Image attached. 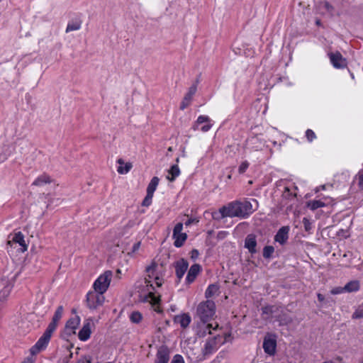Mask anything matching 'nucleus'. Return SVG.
<instances>
[{"instance_id": "f257e3e1", "label": "nucleus", "mask_w": 363, "mask_h": 363, "mask_svg": "<svg viewBox=\"0 0 363 363\" xmlns=\"http://www.w3.org/2000/svg\"><path fill=\"white\" fill-rule=\"evenodd\" d=\"M135 289L139 294V298L141 301L149 302L154 307V311L157 313L162 312L158 306L160 301V296L155 294V286L152 283V280L145 277L136 282Z\"/></svg>"}, {"instance_id": "f03ea898", "label": "nucleus", "mask_w": 363, "mask_h": 363, "mask_svg": "<svg viewBox=\"0 0 363 363\" xmlns=\"http://www.w3.org/2000/svg\"><path fill=\"white\" fill-rule=\"evenodd\" d=\"M145 277L152 280L156 287H160L163 283L162 266L155 262H152L145 269Z\"/></svg>"}, {"instance_id": "7ed1b4c3", "label": "nucleus", "mask_w": 363, "mask_h": 363, "mask_svg": "<svg viewBox=\"0 0 363 363\" xmlns=\"http://www.w3.org/2000/svg\"><path fill=\"white\" fill-rule=\"evenodd\" d=\"M239 218H247L258 208V202L256 199L236 201Z\"/></svg>"}, {"instance_id": "20e7f679", "label": "nucleus", "mask_w": 363, "mask_h": 363, "mask_svg": "<svg viewBox=\"0 0 363 363\" xmlns=\"http://www.w3.org/2000/svg\"><path fill=\"white\" fill-rule=\"evenodd\" d=\"M216 306L213 301L208 300L199 304L196 314L201 321L210 320L215 314Z\"/></svg>"}, {"instance_id": "39448f33", "label": "nucleus", "mask_w": 363, "mask_h": 363, "mask_svg": "<svg viewBox=\"0 0 363 363\" xmlns=\"http://www.w3.org/2000/svg\"><path fill=\"white\" fill-rule=\"evenodd\" d=\"M212 216L215 220H220L225 217L239 218L236 201L230 202L227 205L222 206L218 211L213 212Z\"/></svg>"}, {"instance_id": "423d86ee", "label": "nucleus", "mask_w": 363, "mask_h": 363, "mask_svg": "<svg viewBox=\"0 0 363 363\" xmlns=\"http://www.w3.org/2000/svg\"><path fill=\"white\" fill-rule=\"evenodd\" d=\"M112 277V272L111 271H106L104 274H101L94 282L93 287L94 291L104 294L111 283Z\"/></svg>"}, {"instance_id": "0eeeda50", "label": "nucleus", "mask_w": 363, "mask_h": 363, "mask_svg": "<svg viewBox=\"0 0 363 363\" xmlns=\"http://www.w3.org/2000/svg\"><path fill=\"white\" fill-rule=\"evenodd\" d=\"M51 328H47L43 335L39 338L37 342L30 349V353L32 355H36L40 351L45 350L48 346L50 337L53 333Z\"/></svg>"}, {"instance_id": "6e6552de", "label": "nucleus", "mask_w": 363, "mask_h": 363, "mask_svg": "<svg viewBox=\"0 0 363 363\" xmlns=\"http://www.w3.org/2000/svg\"><path fill=\"white\" fill-rule=\"evenodd\" d=\"M105 301V297L103 294L96 291H89L86 294L87 306L90 309H96L98 307L103 305Z\"/></svg>"}, {"instance_id": "1a4fd4ad", "label": "nucleus", "mask_w": 363, "mask_h": 363, "mask_svg": "<svg viewBox=\"0 0 363 363\" xmlns=\"http://www.w3.org/2000/svg\"><path fill=\"white\" fill-rule=\"evenodd\" d=\"M218 327L217 323H209L208 321H200L197 323L195 331L199 337H205L207 334H212V330H215Z\"/></svg>"}, {"instance_id": "9d476101", "label": "nucleus", "mask_w": 363, "mask_h": 363, "mask_svg": "<svg viewBox=\"0 0 363 363\" xmlns=\"http://www.w3.org/2000/svg\"><path fill=\"white\" fill-rule=\"evenodd\" d=\"M225 338L222 335H217L212 338L208 339L204 346V353L211 354L215 352L220 345L224 344Z\"/></svg>"}, {"instance_id": "9b49d317", "label": "nucleus", "mask_w": 363, "mask_h": 363, "mask_svg": "<svg viewBox=\"0 0 363 363\" xmlns=\"http://www.w3.org/2000/svg\"><path fill=\"white\" fill-rule=\"evenodd\" d=\"M183 224L178 223L174 228L172 238L174 240V245L177 247H182L186 240L187 239V235L185 233H182Z\"/></svg>"}, {"instance_id": "f8f14e48", "label": "nucleus", "mask_w": 363, "mask_h": 363, "mask_svg": "<svg viewBox=\"0 0 363 363\" xmlns=\"http://www.w3.org/2000/svg\"><path fill=\"white\" fill-rule=\"evenodd\" d=\"M262 347L266 354L269 356L274 355L277 348L276 337L271 334H267L264 338Z\"/></svg>"}, {"instance_id": "ddd939ff", "label": "nucleus", "mask_w": 363, "mask_h": 363, "mask_svg": "<svg viewBox=\"0 0 363 363\" xmlns=\"http://www.w3.org/2000/svg\"><path fill=\"white\" fill-rule=\"evenodd\" d=\"M328 57L333 66L335 69H344L347 67V60L340 52H329Z\"/></svg>"}, {"instance_id": "4468645a", "label": "nucleus", "mask_w": 363, "mask_h": 363, "mask_svg": "<svg viewBox=\"0 0 363 363\" xmlns=\"http://www.w3.org/2000/svg\"><path fill=\"white\" fill-rule=\"evenodd\" d=\"M290 227L288 225L282 226L279 229L274 236V241L279 242L281 245H285L289 240Z\"/></svg>"}, {"instance_id": "2eb2a0df", "label": "nucleus", "mask_w": 363, "mask_h": 363, "mask_svg": "<svg viewBox=\"0 0 363 363\" xmlns=\"http://www.w3.org/2000/svg\"><path fill=\"white\" fill-rule=\"evenodd\" d=\"M12 285L7 279H0V302L4 301L9 295Z\"/></svg>"}, {"instance_id": "dca6fc26", "label": "nucleus", "mask_w": 363, "mask_h": 363, "mask_svg": "<svg viewBox=\"0 0 363 363\" xmlns=\"http://www.w3.org/2000/svg\"><path fill=\"white\" fill-rule=\"evenodd\" d=\"M188 267H189V263L184 259H181L176 262V264H175L176 275H177V277L178 278L179 281H180L182 279V278L184 277Z\"/></svg>"}, {"instance_id": "f3484780", "label": "nucleus", "mask_w": 363, "mask_h": 363, "mask_svg": "<svg viewBox=\"0 0 363 363\" xmlns=\"http://www.w3.org/2000/svg\"><path fill=\"white\" fill-rule=\"evenodd\" d=\"M196 85H192L191 87H189L188 92L185 94L181 103L180 108L182 110H184L186 107H188L190 105L192 98L194 95L196 94Z\"/></svg>"}, {"instance_id": "a211bd4d", "label": "nucleus", "mask_w": 363, "mask_h": 363, "mask_svg": "<svg viewBox=\"0 0 363 363\" xmlns=\"http://www.w3.org/2000/svg\"><path fill=\"white\" fill-rule=\"evenodd\" d=\"M11 242L19 244V245L21 247V251L22 252H24L28 250V245L26 244L24 235L20 231L15 233L12 237V239L8 241L9 245H10Z\"/></svg>"}, {"instance_id": "6ab92c4d", "label": "nucleus", "mask_w": 363, "mask_h": 363, "mask_svg": "<svg viewBox=\"0 0 363 363\" xmlns=\"http://www.w3.org/2000/svg\"><path fill=\"white\" fill-rule=\"evenodd\" d=\"M169 360V352L165 347H161L157 350L155 363H168Z\"/></svg>"}, {"instance_id": "aec40b11", "label": "nucleus", "mask_w": 363, "mask_h": 363, "mask_svg": "<svg viewBox=\"0 0 363 363\" xmlns=\"http://www.w3.org/2000/svg\"><path fill=\"white\" fill-rule=\"evenodd\" d=\"M257 240L254 234H249L245 240V247L248 250L251 254L257 252Z\"/></svg>"}, {"instance_id": "412c9836", "label": "nucleus", "mask_w": 363, "mask_h": 363, "mask_svg": "<svg viewBox=\"0 0 363 363\" xmlns=\"http://www.w3.org/2000/svg\"><path fill=\"white\" fill-rule=\"evenodd\" d=\"M64 308L62 306H59L56 309L55 314L52 317V321L48 325V328H51L52 330L55 331L57 328V323L61 319L63 314Z\"/></svg>"}, {"instance_id": "4be33fe9", "label": "nucleus", "mask_w": 363, "mask_h": 363, "mask_svg": "<svg viewBox=\"0 0 363 363\" xmlns=\"http://www.w3.org/2000/svg\"><path fill=\"white\" fill-rule=\"evenodd\" d=\"M200 270H201V266L199 264H194L191 265V267H190V269L187 273V276L186 277V282L187 284L192 283L195 280L196 277L198 276Z\"/></svg>"}, {"instance_id": "5701e85b", "label": "nucleus", "mask_w": 363, "mask_h": 363, "mask_svg": "<svg viewBox=\"0 0 363 363\" xmlns=\"http://www.w3.org/2000/svg\"><path fill=\"white\" fill-rule=\"evenodd\" d=\"M174 321L179 324L182 328H186L190 324L191 318L188 313H182L175 315Z\"/></svg>"}, {"instance_id": "b1692460", "label": "nucleus", "mask_w": 363, "mask_h": 363, "mask_svg": "<svg viewBox=\"0 0 363 363\" xmlns=\"http://www.w3.org/2000/svg\"><path fill=\"white\" fill-rule=\"evenodd\" d=\"M91 323L87 322L84 324L82 328L79 330L78 337L82 341L87 340L91 335Z\"/></svg>"}, {"instance_id": "393cba45", "label": "nucleus", "mask_w": 363, "mask_h": 363, "mask_svg": "<svg viewBox=\"0 0 363 363\" xmlns=\"http://www.w3.org/2000/svg\"><path fill=\"white\" fill-rule=\"evenodd\" d=\"M52 182L50 177L46 174H43L38 176L32 183V186H41L46 184Z\"/></svg>"}, {"instance_id": "a878e982", "label": "nucleus", "mask_w": 363, "mask_h": 363, "mask_svg": "<svg viewBox=\"0 0 363 363\" xmlns=\"http://www.w3.org/2000/svg\"><path fill=\"white\" fill-rule=\"evenodd\" d=\"M117 162L119 164L117 171L121 174H127L133 167L130 162L125 163L122 159H118Z\"/></svg>"}, {"instance_id": "bb28decb", "label": "nucleus", "mask_w": 363, "mask_h": 363, "mask_svg": "<svg viewBox=\"0 0 363 363\" xmlns=\"http://www.w3.org/2000/svg\"><path fill=\"white\" fill-rule=\"evenodd\" d=\"M79 323L80 320L79 317L69 319L66 323V330L69 331V333H74Z\"/></svg>"}, {"instance_id": "cd10ccee", "label": "nucleus", "mask_w": 363, "mask_h": 363, "mask_svg": "<svg viewBox=\"0 0 363 363\" xmlns=\"http://www.w3.org/2000/svg\"><path fill=\"white\" fill-rule=\"evenodd\" d=\"M168 174L169 175L167 177V179L170 182L174 181L176 178L180 174V169L179 166L177 164L172 165L168 171Z\"/></svg>"}, {"instance_id": "c85d7f7f", "label": "nucleus", "mask_w": 363, "mask_h": 363, "mask_svg": "<svg viewBox=\"0 0 363 363\" xmlns=\"http://www.w3.org/2000/svg\"><path fill=\"white\" fill-rule=\"evenodd\" d=\"M345 292H355L359 289V282L358 281H351L348 282L345 286Z\"/></svg>"}, {"instance_id": "c756f323", "label": "nucleus", "mask_w": 363, "mask_h": 363, "mask_svg": "<svg viewBox=\"0 0 363 363\" xmlns=\"http://www.w3.org/2000/svg\"><path fill=\"white\" fill-rule=\"evenodd\" d=\"M159 182L160 179L157 177H152L147 187V193L153 195L158 186Z\"/></svg>"}, {"instance_id": "7c9ffc66", "label": "nucleus", "mask_w": 363, "mask_h": 363, "mask_svg": "<svg viewBox=\"0 0 363 363\" xmlns=\"http://www.w3.org/2000/svg\"><path fill=\"white\" fill-rule=\"evenodd\" d=\"M218 289L219 287L217 284L209 285L205 292L206 297L208 298L213 296L218 292Z\"/></svg>"}, {"instance_id": "2f4dec72", "label": "nucleus", "mask_w": 363, "mask_h": 363, "mask_svg": "<svg viewBox=\"0 0 363 363\" xmlns=\"http://www.w3.org/2000/svg\"><path fill=\"white\" fill-rule=\"evenodd\" d=\"M211 122V119L209 118L208 116H203V115H201V116H199L196 120V121L195 122L194 125H193V129L194 130H198V126L199 125L201 124V123H210Z\"/></svg>"}, {"instance_id": "473e14b6", "label": "nucleus", "mask_w": 363, "mask_h": 363, "mask_svg": "<svg viewBox=\"0 0 363 363\" xmlns=\"http://www.w3.org/2000/svg\"><path fill=\"white\" fill-rule=\"evenodd\" d=\"M325 204L324 202L320 201V200H313L311 201L308 203V207L312 210L315 211L319 208L325 206Z\"/></svg>"}, {"instance_id": "72a5a7b5", "label": "nucleus", "mask_w": 363, "mask_h": 363, "mask_svg": "<svg viewBox=\"0 0 363 363\" xmlns=\"http://www.w3.org/2000/svg\"><path fill=\"white\" fill-rule=\"evenodd\" d=\"M81 28V23L79 21H72L68 23L66 28V33L74 30H78Z\"/></svg>"}, {"instance_id": "f704fd0d", "label": "nucleus", "mask_w": 363, "mask_h": 363, "mask_svg": "<svg viewBox=\"0 0 363 363\" xmlns=\"http://www.w3.org/2000/svg\"><path fill=\"white\" fill-rule=\"evenodd\" d=\"M262 315L264 319H268L271 315L274 312V306H267L263 307L262 309Z\"/></svg>"}, {"instance_id": "c9c22d12", "label": "nucleus", "mask_w": 363, "mask_h": 363, "mask_svg": "<svg viewBox=\"0 0 363 363\" xmlns=\"http://www.w3.org/2000/svg\"><path fill=\"white\" fill-rule=\"evenodd\" d=\"M274 252V247L271 245L265 246L263 248V257L265 259H270Z\"/></svg>"}, {"instance_id": "e433bc0d", "label": "nucleus", "mask_w": 363, "mask_h": 363, "mask_svg": "<svg viewBox=\"0 0 363 363\" xmlns=\"http://www.w3.org/2000/svg\"><path fill=\"white\" fill-rule=\"evenodd\" d=\"M130 319L133 323H139L143 319V315L138 311H133L130 315Z\"/></svg>"}, {"instance_id": "4c0bfd02", "label": "nucleus", "mask_w": 363, "mask_h": 363, "mask_svg": "<svg viewBox=\"0 0 363 363\" xmlns=\"http://www.w3.org/2000/svg\"><path fill=\"white\" fill-rule=\"evenodd\" d=\"M306 137L307 140L311 143L316 138V135L311 129H307L306 131Z\"/></svg>"}, {"instance_id": "58836bf2", "label": "nucleus", "mask_w": 363, "mask_h": 363, "mask_svg": "<svg viewBox=\"0 0 363 363\" xmlns=\"http://www.w3.org/2000/svg\"><path fill=\"white\" fill-rule=\"evenodd\" d=\"M153 195L147 194L146 196L145 197L144 200L143 201V206H149L152 203V199Z\"/></svg>"}, {"instance_id": "ea45409f", "label": "nucleus", "mask_w": 363, "mask_h": 363, "mask_svg": "<svg viewBox=\"0 0 363 363\" xmlns=\"http://www.w3.org/2000/svg\"><path fill=\"white\" fill-rule=\"evenodd\" d=\"M249 162H247V161H244L242 162L240 165L239 166V168H238V172L240 174H243L245 172V171L247 170V169L249 167Z\"/></svg>"}, {"instance_id": "a19ab883", "label": "nucleus", "mask_w": 363, "mask_h": 363, "mask_svg": "<svg viewBox=\"0 0 363 363\" xmlns=\"http://www.w3.org/2000/svg\"><path fill=\"white\" fill-rule=\"evenodd\" d=\"M345 292V289H344V287H342V286H337V287H335L333 288L331 291H330V293L333 295H337V294H342Z\"/></svg>"}, {"instance_id": "79ce46f5", "label": "nucleus", "mask_w": 363, "mask_h": 363, "mask_svg": "<svg viewBox=\"0 0 363 363\" xmlns=\"http://www.w3.org/2000/svg\"><path fill=\"white\" fill-rule=\"evenodd\" d=\"M303 223L304 225V228L306 231H310L311 230V228H312L311 223L308 218H304L303 219Z\"/></svg>"}, {"instance_id": "37998d69", "label": "nucleus", "mask_w": 363, "mask_h": 363, "mask_svg": "<svg viewBox=\"0 0 363 363\" xmlns=\"http://www.w3.org/2000/svg\"><path fill=\"white\" fill-rule=\"evenodd\" d=\"M363 318V310L362 309H357L356 310L354 313L352 314V318L353 319H358Z\"/></svg>"}, {"instance_id": "c03bdc74", "label": "nucleus", "mask_w": 363, "mask_h": 363, "mask_svg": "<svg viewBox=\"0 0 363 363\" xmlns=\"http://www.w3.org/2000/svg\"><path fill=\"white\" fill-rule=\"evenodd\" d=\"M171 363H184V360L182 355L176 354L174 356Z\"/></svg>"}, {"instance_id": "a18cd8bd", "label": "nucleus", "mask_w": 363, "mask_h": 363, "mask_svg": "<svg viewBox=\"0 0 363 363\" xmlns=\"http://www.w3.org/2000/svg\"><path fill=\"white\" fill-rule=\"evenodd\" d=\"M91 357L90 356H84L78 362V363H91Z\"/></svg>"}, {"instance_id": "49530a36", "label": "nucleus", "mask_w": 363, "mask_h": 363, "mask_svg": "<svg viewBox=\"0 0 363 363\" xmlns=\"http://www.w3.org/2000/svg\"><path fill=\"white\" fill-rule=\"evenodd\" d=\"M199 223V220L196 218H191L189 219H188L186 222H185V225L186 226H189L191 225V224L193 223Z\"/></svg>"}, {"instance_id": "de8ad7c7", "label": "nucleus", "mask_w": 363, "mask_h": 363, "mask_svg": "<svg viewBox=\"0 0 363 363\" xmlns=\"http://www.w3.org/2000/svg\"><path fill=\"white\" fill-rule=\"evenodd\" d=\"M191 258L194 260L196 259L199 257V252L197 250L194 249L191 251Z\"/></svg>"}, {"instance_id": "09e8293b", "label": "nucleus", "mask_w": 363, "mask_h": 363, "mask_svg": "<svg viewBox=\"0 0 363 363\" xmlns=\"http://www.w3.org/2000/svg\"><path fill=\"white\" fill-rule=\"evenodd\" d=\"M211 127H212V124H211L210 123H208L201 128V130L202 132L206 133V132H208L211 128Z\"/></svg>"}, {"instance_id": "8fccbe9b", "label": "nucleus", "mask_w": 363, "mask_h": 363, "mask_svg": "<svg viewBox=\"0 0 363 363\" xmlns=\"http://www.w3.org/2000/svg\"><path fill=\"white\" fill-rule=\"evenodd\" d=\"M34 356L35 355H32L30 354V357H28L27 358L25 359L24 363H34L35 362Z\"/></svg>"}, {"instance_id": "3c124183", "label": "nucleus", "mask_w": 363, "mask_h": 363, "mask_svg": "<svg viewBox=\"0 0 363 363\" xmlns=\"http://www.w3.org/2000/svg\"><path fill=\"white\" fill-rule=\"evenodd\" d=\"M10 154H1L0 153V162H4L9 157Z\"/></svg>"}, {"instance_id": "603ef678", "label": "nucleus", "mask_w": 363, "mask_h": 363, "mask_svg": "<svg viewBox=\"0 0 363 363\" xmlns=\"http://www.w3.org/2000/svg\"><path fill=\"white\" fill-rule=\"evenodd\" d=\"M359 186L363 189V174L359 176Z\"/></svg>"}, {"instance_id": "864d4df0", "label": "nucleus", "mask_w": 363, "mask_h": 363, "mask_svg": "<svg viewBox=\"0 0 363 363\" xmlns=\"http://www.w3.org/2000/svg\"><path fill=\"white\" fill-rule=\"evenodd\" d=\"M324 6L328 11H331L333 9L332 6L328 2H325Z\"/></svg>"}, {"instance_id": "5fc2aeb1", "label": "nucleus", "mask_w": 363, "mask_h": 363, "mask_svg": "<svg viewBox=\"0 0 363 363\" xmlns=\"http://www.w3.org/2000/svg\"><path fill=\"white\" fill-rule=\"evenodd\" d=\"M317 297H318V300L320 302L323 301L325 299L324 296L321 294H318Z\"/></svg>"}, {"instance_id": "6e6d98bb", "label": "nucleus", "mask_w": 363, "mask_h": 363, "mask_svg": "<svg viewBox=\"0 0 363 363\" xmlns=\"http://www.w3.org/2000/svg\"><path fill=\"white\" fill-rule=\"evenodd\" d=\"M140 242H137V243L134 244V245L133 247V251L138 250L140 247Z\"/></svg>"}, {"instance_id": "4d7b16f0", "label": "nucleus", "mask_w": 363, "mask_h": 363, "mask_svg": "<svg viewBox=\"0 0 363 363\" xmlns=\"http://www.w3.org/2000/svg\"><path fill=\"white\" fill-rule=\"evenodd\" d=\"M289 189H288V188H286V190H285V191H284V193L283 196H284V197H286V196H289Z\"/></svg>"}, {"instance_id": "13d9d810", "label": "nucleus", "mask_w": 363, "mask_h": 363, "mask_svg": "<svg viewBox=\"0 0 363 363\" xmlns=\"http://www.w3.org/2000/svg\"><path fill=\"white\" fill-rule=\"evenodd\" d=\"M272 144H273L274 146H277V145H279V147L281 146V145L278 144L277 142L275 141V140L272 141Z\"/></svg>"}, {"instance_id": "bf43d9fd", "label": "nucleus", "mask_w": 363, "mask_h": 363, "mask_svg": "<svg viewBox=\"0 0 363 363\" xmlns=\"http://www.w3.org/2000/svg\"><path fill=\"white\" fill-rule=\"evenodd\" d=\"M172 150H172V147H169L168 148V151L172 152Z\"/></svg>"}, {"instance_id": "052dcab7", "label": "nucleus", "mask_w": 363, "mask_h": 363, "mask_svg": "<svg viewBox=\"0 0 363 363\" xmlns=\"http://www.w3.org/2000/svg\"><path fill=\"white\" fill-rule=\"evenodd\" d=\"M323 363H334V362H332V361H330V362H323Z\"/></svg>"}, {"instance_id": "680f3d73", "label": "nucleus", "mask_w": 363, "mask_h": 363, "mask_svg": "<svg viewBox=\"0 0 363 363\" xmlns=\"http://www.w3.org/2000/svg\"><path fill=\"white\" fill-rule=\"evenodd\" d=\"M176 161L177 162H179V158H177Z\"/></svg>"}, {"instance_id": "e2e57ef3", "label": "nucleus", "mask_w": 363, "mask_h": 363, "mask_svg": "<svg viewBox=\"0 0 363 363\" xmlns=\"http://www.w3.org/2000/svg\"><path fill=\"white\" fill-rule=\"evenodd\" d=\"M361 363H363V361Z\"/></svg>"}]
</instances>
